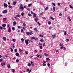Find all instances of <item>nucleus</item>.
Returning a JSON list of instances; mask_svg holds the SVG:
<instances>
[{
	"instance_id": "obj_1",
	"label": "nucleus",
	"mask_w": 73,
	"mask_h": 73,
	"mask_svg": "<svg viewBox=\"0 0 73 73\" xmlns=\"http://www.w3.org/2000/svg\"><path fill=\"white\" fill-rule=\"evenodd\" d=\"M31 40H38V38H37L35 37H32L30 38Z\"/></svg>"
},
{
	"instance_id": "obj_2",
	"label": "nucleus",
	"mask_w": 73,
	"mask_h": 73,
	"mask_svg": "<svg viewBox=\"0 0 73 73\" xmlns=\"http://www.w3.org/2000/svg\"><path fill=\"white\" fill-rule=\"evenodd\" d=\"M26 34L27 35H28L29 36H31V35H33V33H32V32L29 33L28 32H27Z\"/></svg>"
},
{
	"instance_id": "obj_3",
	"label": "nucleus",
	"mask_w": 73,
	"mask_h": 73,
	"mask_svg": "<svg viewBox=\"0 0 73 73\" xmlns=\"http://www.w3.org/2000/svg\"><path fill=\"white\" fill-rule=\"evenodd\" d=\"M30 40L29 39H27L25 40V42L26 43V44L27 45H28L29 44V43L28 42V41H29Z\"/></svg>"
},
{
	"instance_id": "obj_4",
	"label": "nucleus",
	"mask_w": 73,
	"mask_h": 73,
	"mask_svg": "<svg viewBox=\"0 0 73 73\" xmlns=\"http://www.w3.org/2000/svg\"><path fill=\"white\" fill-rule=\"evenodd\" d=\"M20 5L21 6L19 8V9H22V11H23V10H24V7L23 6V5H22V4H21Z\"/></svg>"
},
{
	"instance_id": "obj_5",
	"label": "nucleus",
	"mask_w": 73,
	"mask_h": 73,
	"mask_svg": "<svg viewBox=\"0 0 73 73\" xmlns=\"http://www.w3.org/2000/svg\"><path fill=\"white\" fill-rule=\"evenodd\" d=\"M7 12H8V10H6L3 11L2 13L4 14L5 13H7Z\"/></svg>"
},
{
	"instance_id": "obj_6",
	"label": "nucleus",
	"mask_w": 73,
	"mask_h": 73,
	"mask_svg": "<svg viewBox=\"0 0 73 73\" xmlns=\"http://www.w3.org/2000/svg\"><path fill=\"white\" fill-rule=\"evenodd\" d=\"M27 72H28V73H30V72H31V71H32V70H29V69L28 68L27 69Z\"/></svg>"
},
{
	"instance_id": "obj_7",
	"label": "nucleus",
	"mask_w": 73,
	"mask_h": 73,
	"mask_svg": "<svg viewBox=\"0 0 73 73\" xmlns=\"http://www.w3.org/2000/svg\"><path fill=\"white\" fill-rule=\"evenodd\" d=\"M11 28L10 27H9L8 29V33H11Z\"/></svg>"
},
{
	"instance_id": "obj_8",
	"label": "nucleus",
	"mask_w": 73,
	"mask_h": 73,
	"mask_svg": "<svg viewBox=\"0 0 73 73\" xmlns=\"http://www.w3.org/2000/svg\"><path fill=\"white\" fill-rule=\"evenodd\" d=\"M3 5L5 8H7V7H8V5H7L6 3H4L3 4Z\"/></svg>"
},
{
	"instance_id": "obj_9",
	"label": "nucleus",
	"mask_w": 73,
	"mask_h": 73,
	"mask_svg": "<svg viewBox=\"0 0 73 73\" xmlns=\"http://www.w3.org/2000/svg\"><path fill=\"white\" fill-rule=\"evenodd\" d=\"M15 55L17 57H20V55L18 53H17L15 54Z\"/></svg>"
},
{
	"instance_id": "obj_10",
	"label": "nucleus",
	"mask_w": 73,
	"mask_h": 73,
	"mask_svg": "<svg viewBox=\"0 0 73 73\" xmlns=\"http://www.w3.org/2000/svg\"><path fill=\"white\" fill-rule=\"evenodd\" d=\"M16 3H17V2L15 1H14V2L13 3V5H15L16 4Z\"/></svg>"
},
{
	"instance_id": "obj_11",
	"label": "nucleus",
	"mask_w": 73,
	"mask_h": 73,
	"mask_svg": "<svg viewBox=\"0 0 73 73\" xmlns=\"http://www.w3.org/2000/svg\"><path fill=\"white\" fill-rule=\"evenodd\" d=\"M16 24H17V23L16 22L14 21L13 22V26H15Z\"/></svg>"
},
{
	"instance_id": "obj_12",
	"label": "nucleus",
	"mask_w": 73,
	"mask_h": 73,
	"mask_svg": "<svg viewBox=\"0 0 73 73\" xmlns=\"http://www.w3.org/2000/svg\"><path fill=\"white\" fill-rule=\"evenodd\" d=\"M2 38L3 40H4V41H6V40H7V38L5 37H3Z\"/></svg>"
},
{
	"instance_id": "obj_13",
	"label": "nucleus",
	"mask_w": 73,
	"mask_h": 73,
	"mask_svg": "<svg viewBox=\"0 0 73 73\" xmlns=\"http://www.w3.org/2000/svg\"><path fill=\"white\" fill-rule=\"evenodd\" d=\"M23 26L24 27H25L27 26V25H26V24H25V23H23Z\"/></svg>"
},
{
	"instance_id": "obj_14",
	"label": "nucleus",
	"mask_w": 73,
	"mask_h": 73,
	"mask_svg": "<svg viewBox=\"0 0 73 73\" xmlns=\"http://www.w3.org/2000/svg\"><path fill=\"white\" fill-rule=\"evenodd\" d=\"M34 30L36 31V32H37V31H38V30H37V29L36 28H34Z\"/></svg>"
},
{
	"instance_id": "obj_15",
	"label": "nucleus",
	"mask_w": 73,
	"mask_h": 73,
	"mask_svg": "<svg viewBox=\"0 0 73 73\" xmlns=\"http://www.w3.org/2000/svg\"><path fill=\"white\" fill-rule=\"evenodd\" d=\"M38 17H36V19H35V21L36 23H37V20H38Z\"/></svg>"
},
{
	"instance_id": "obj_16",
	"label": "nucleus",
	"mask_w": 73,
	"mask_h": 73,
	"mask_svg": "<svg viewBox=\"0 0 73 73\" xmlns=\"http://www.w3.org/2000/svg\"><path fill=\"white\" fill-rule=\"evenodd\" d=\"M48 9H49V7H48L47 6V7H46L45 8L44 10L45 11H46L47 10H48Z\"/></svg>"
},
{
	"instance_id": "obj_17",
	"label": "nucleus",
	"mask_w": 73,
	"mask_h": 73,
	"mask_svg": "<svg viewBox=\"0 0 73 73\" xmlns=\"http://www.w3.org/2000/svg\"><path fill=\"white\" fill-rule=\"evenodd\" d=\"M5 65V63L3 62L1 64V66H4Z\"/></svg>"
},
{
	"instance_id": "obj_18",
	"label": "nucleus",
	"mask_w": 73,
	"mask_h": 73,
	"mask_svg": "<svg viewBox=\"0 0 73 73\" xmlns=\"http://www.w3.org/2000/svg\"><path fill=\"white\" fill-rule=\"evenodd\" d=\"M16 17H21V15L20 14H18L16 16Z\"/></svg>"
},
{
	"instance_id": "obj_19",
	"label": "nucleus",
	"mask_w": 73,
	"mask_h": 73,
	"mask_svg": "<svg viewBox=\"0 0 73 73\" xmlns=\"http://www.w3.org/2000/svg\"><path fill=\"white\" fill-rule=\"evenodd\" d=\"M33 15H33V17H36V14L35 13H33Z\"/></svg>"
},
{
	"instance_id": "obj_20",
	"label": "nucleus",
	"mask_w": 73,
	"mask_h": 73,
	"mask_svg": "<svg viewBox=\"0 0 73 73\" xmlns=\"http://www.w3.org/2000/svg\"><path fill=\"white\" fill-rule=\"evenodd\" d=\"M6 26H7V25L5 24H3L2 25V27H5Z\"/></svg>"
},
{
	"instance_id": "obj_21",
	"label": "nucleus",
	"mask_w": 73,
	"mask_h": 73,
	"mask_svg": "<svg viewBox=\"0 0 73 73\" xmlns=\"http://www.w3.org/2000/svg\"><path fill=\"white\" fill-rule=\"evenodd\" d=\"M40 41L42 42H44V39H42L40 40Z\"/></svg>"
},
{
	"instance_id": "obj_22",
	"label": "nucleus",
	"mask_w": 73,
	"mask_h": 73,
	"mask_svg": "<svg viewBox=\"0 0 73 73\" xmlns=\"http://www.w3.org/2000/svg\"><path fill=\"white\" fill-rule=\"evenodd\" d=\"M44 54L45 56H49V55H48V54H46L45 53H44Z\"/></svg>"
},
{
	"instance_id": "obj_23",
	"label": "nucleus",
	"mask_w": 73,
	"mask_h": 73,
	"mask_svg": "<svg viewBox=\"0 0 73 73\" xmlns=\"http://www.w3.org/2000/svg\"><path fill=\"white\" fill-rule=\"evenodd\" d=\"M11 71L13 72V73H14V72H15V69H12Z\"/></svg>"
},
{
	"instance_id": "obj_24",
	"label": "nucleus",
	"mask_w": 73,
	"mask_h": 73,
	"mask_svg": "<svg viewBox=\"0 0 73 73\" xmlns=\"http://www.w3.org/2000/svg\"><path fill=\"white\" fill-rule=\"evenodd\" d=\"M8 7H9V8H11V9H12V6H11L10 5H9Z\"/></svg>"
},
{
	"instance_id": "obj_25",
	"label": "nucleus",
	"mask_w": 73,
	"mask_h": 73,
	"mask_svg": "<svg viewBox=\"0 0 73 73\" xmlns=\"http://www.w3.org/2000/svg\"><path fill=\"white\" fill-rule=\"evenodd\" d=\"M55 9H56V8L54 7H53V11L54 12L55 11Z\"/></svg>"
},
{
	"instance_id": "obj_26",
	"label": "nucleus",
	"mask_w": 73,
	"mask_h": 73,
	"mask_svg": "<svg viewBox=\"0 0 73 73\" xmlns=\"http://www.w3.org/2000/svg\"><path fill=\"white\" fill-rule=\"evenodd\" d=\"M50 19H51V20H54V19L53 18V17H50Z\"/></svg>"
},
{
	"instance_id": "obj_27",
	"label": "nucleus",
	"mask_w": 73,
	"mask_h": 73,
	"mask_svg": "<svg viewBox=\"0 0 73 73\" xmlns=\"http://www.w3.org/2000/svg\"><path fill=\"white\" fill-rule=\"evenodd\" d=\"M22 42H24V39L23 38H22L21 39Z\"/></svg>"
},
{
	"instance_id": "obj_28",
	"label": "nucleus",
	"mask_w": 73,
	"mask_h": 73,
	"mask_svg": "<svg viewBox=\"0 0 73 73\" xmlns=\"http://www.w3.org/2000/svg\"><path fill=\"white\" fill-rule=\"evenodd\" d=\"M46 60H48V61H50V59H49V58H46Z\"/></svg>"
},
{
	"instance_id": "obj_29",
	"label": "nucleus",
	"mask_w": 73,
	"mask_h": 73,
	"mask_svg": "<svg viewBox=\"0 0 73 73\" xmlns=\"http://www.w3.org/2000/svg\"><path fill=\"white\" fill-rule=\"evenodd\" d=\"M11 52H13V49L12 48H11Z\"/></svg>"
},
{
	"instance_id": "obj_30",
	"label": "nucleus",
	"mask_w": 73,
	"mask_h": 73,
	"mask_svg": "<svg viewBox=\"0 0 73 73\" xmlns=\"http://www.w3.org/2000/svg\"><path fill=\"white\" fill-rule=\"evenodd\" d=\"M7 66L8 68H11V65H8Z\"/></svg>"
},
{
	"instance_id": "obj_31",
	"label": "nucleus",
	"mask_w": 73,
	"mask_h": 73,
	"mask_svg": "<svg viewBox=\"0 0 73 73\" xmlns=\"http://www.w3.org/2000/svg\"><path fill=\"white\" fill-rule=\"evenodd\" d=\"M69 7H70V8L72 9H73V7L72 6V5H69Z\"/></svg>"
},
{
	"instance_id": "obj_32",
	"label": "nucleus",
	"mask_w": 73,
	"mask_h": 73,
	"mask_svg": "<svg viewBox=\"0 0 73 73\" xmlns=\"http://www.w3.org/2000/svg\"><path fill=\"white\" fill-rule=\"evenodd\" d=\"M52 37L53 38H54L56 37V35H52Z\"/></svg>"
},
{
	"instance_id": "obj_33",
	"label": "nucleus",
	"mask_w": 73,
	"mask_h": 73,
	"mask_svg": "<svg viewBox=\"0 0 73 73\" xmlns=\"http://www.w3.org/2000/svg\"><path fill=\"white\" fill-rule=\"evenodd\" d=\"M12 29L13 31H15V27H12Z\"/></svg>"
},
{
	"instance_id": "obj_34",
	"label": "nucleus",
	"mask_w": 73,
	"mask_h": 73,
	"mask_svg": "<svg viewBox=\"0 0 73 73\" xmlns=\"http://www.w3.org/2000/svg\"><path fill=\"white\" fill-rule=\"evenodd\" d=\"M32 4H29L28 5V7H29L32 5Z\"/></svg>"
},
{
	"instance_id": "obj_35",
	"label": "nucleus",
	"mask_w": 73,
	"mask_h": 73,
	"mask_svg": "<svg viewBox=\"0 0 73 73\" xmlns=\"http://www.w3.org/2000/svg\"><path fill=\"white\" fill-rule=\"evenodd\" d=\"M19 61H20V60H19V59H17L16 60V62H19Z\"/></svg>"
},
{
	"instance_id": "obj_36",
	"label": "nucleus",
	"mask_w": 73,
	"mask_h": 73,
	"mask_svg": "<svg viewBox=\"0 0 73 73\" xmlns=\"http://www.w3.org/2000/svg\"><path fill=\"white\" fill-rule=\"evenodd\" d=\"M6 20H7V18H3V21H5Z\"/></svg>"
},
{
	"instance_id": "obj_37",
	"label": "nucleus",
	"mask_w": 73,
	"mask_h": 73,
	"mask_svg": "<svg viewBox=\"0 0 73 73\" xmlns=\"http://www.w3.org/2000/svg\"><path fill=\"white\" fill-rule=\"evenodd\" d=\"M48 24L49 25H50L51 24H52V23H51V22H50L49 21L48 22Z\"/></svg>"
},
{
	"instance_id": "obj_38",
	"label": "nucleus",
	"mask_w": 73,
	"mask_h": 73,
	"mask_svg": "<svg viewBox=\"0 0 73 73\" xmlns=\"http://www.w3.org/2000/svg\"><path fill=\"white\" fill-rule=\"evenodd\" d=\"M14 52H17V50L16 49H15L14 50Z\"/></svg>"
},
{
	"instance_id": "obj_39",
	"label": "nucleus",
	"mask_w": 73,
	"mask_h": 73,
	"mask_svg": "<svg viewBox=\"0 0 73 73\" xmlns=\"http://www.w3.org/2000/svg\"><path fill=\"white\" fill-rule=\"evenodd\" d=\"M60 46H63V45H64V44H62L61 43H60Z\"/></svg>"
},
{
	"instance_id": "obj_40",
	"label": "nucleus",
	"mask_w": 73,
	"mask_h": 73,
	"mask_svg": "<svg viewBox=\"0 0 73 73\" xmlns=\"http://www.w3.org/2000/svg\"><path fill=\"white\" fill-rule=\"evenodd\" d=\"M43 65L44 66H46V64H45V63H43Z\"/></svg>"
},
{
	"instance_id": "obj_41",
	"label": "nucleus",
	"mask_w": 73,
	"mask_h": 73,
	"mask_svg": "<svg viewBox=\"0 0 73 73\" xmlns=\"http://www.w3.org/2000/svg\"><path fill=\"white\" fill-rule=\"evenodd\" d=\"M66 41H67V42L69 41V39H66Z\"/></svg>"
},
{
	"instance_id": "obj_42",
	"label": "nucleus",
	"mask_w": 73,
	"mask_h": 73,
	"mask_svg": "<svg viewBox=\"0 0 73 73\" xmlns=\"http://www.w3.org/2000/svg\"><path fill=\"white\" fill-rule=\"evenodd\" d=\"M3 58H1L0 59V62H1L2 61H3Z\"/></svg>"
},
{
	"instance_id": "obj_43",
	"label": "nucleus",
	"mask_w": 73,
	"mask_h": 73,
	"mask_svg": "<svg viewBox=\"0 0 73 73\" xmlns=\"http://www.w3.org/2000/svg\"><path fill=\"white\" fill-rule=\"evenodd\" d=\"M66 31H65L64 33V35H66Z\"/></svg>"
},
{
	"instance_id": "obj_44",
	"label": "nucleus",
	"mask_w": 73,
	"mask_h": 73,
	"mask_svg": "<svg viewBox=\"0 0 73 73\" xmlns=\"http://www.w3.org/2000/svg\"><path fill=\"white\" fill-rule=\"evenodd\" d=\"M31 66V63H29L28 64V66Z\"/></svg>"
},
{
	"instance_id": "obj_45",
	"label": "nucleus",
	"mask_w": 73,
	"mask_h": 73,
	"mask_svg": "<svg viewBox=\"0 0 73 73\" xmlns=\"http://www.w3.org/2000/svg\"><path fill=\"white\" fill-rule=\"evenodd\" d=\"M37 23L39 25H41V24L40 23V22H37Z\"/></svg>"
},
{
	"instance_id": "obj_46",
	"label": "nucleus",
	"mask_w": 73,
	"mask_h": 73,
	"mask_svg": "<svg viewBox=\"0 0 73 73\" xmlns=\"http://www.w3.org/2000/svg\"><path fill=\"white\" fill-rule=\"evenodd\" d=\"M52 4L53 5H54V6H56V4H55V3H52Z\"/></svg>"
},
{
	"instance_id": "obj_47",
	"label": "nucleus",
	"mask_w": 73,
	"mask_h": 73,
	"mask_svg": "<svg viewBox=\"0 0 73 73\" xmlns=\"http://www.w3.org/2000/svg\"><path fill=\"white\" fill-rule=\"evenodd\" d=\"M42 46H40V48L41 49H42Z\"/></svg>"
},
{
	"instance_id": "obj_48",
	"label": "nucleus",
	"mask_w": 73,
	"mask_h": 73,
	"mask_svg": "<svg viewBox=\"0 0 73 73\" xmlns=\"http://www.w3.org/2000/svg\"><path fill=\"white\" fill-rule=\"evenodd\" d=\"M13 41L14 42H16V40L15 39H13Z\"/></svg>"
},
{
	"instance_id": "obj_49",
	"label": "nucleus",
	"mask_w": 73,
	"mask_h": 73,
	"mask_svg": "<svg viewBox=\"0 0 73 73\" xmlns=\"http://www.w3.org/2000/svg\"><path fill=\"white\" fill-rule=\"evenodd\" d=\"M40 55H38V54H37L36 55V56L37 57H40Z\"/></svg>"
},
{
	"instance_id": "obj_50",
	"label": "nucleus",
	"mask_w": 73,
	"mask_h": 73,
	"mask_svg": "<svg viewBox=\"0 0 73 73\" xmlns=\"http://www.w3.org/2000/svg\"><path fill=\"white\" fill-rule=\"evenodd\" d=\"M23 32H24V30L22 29H21V32L23 33Z\"/></svg>"
},
{
	"instance_id": "obj_51",
	"label": "nucleus",
	"mask_w": 73,
	"mask_h": 73,
	"mask_svg": "<svg viewBox=\"0 0 73 73\" xmlns=\"http://www.w3.org/2000/svg\"><path fill=\"white\" fill-rule=\"evenodd\" d=\"M22 51V50H21V49H19V52H21Z\"/></svg>"
},
{
	"instance_id": "obj_52",
	"label": "nucleus",
	"mask_w": 73,
	"mask_h": 73,
	"mask_svg": "<svg viewBox=\"0 0 73 73\" xmlns=\"http://www.w3.org/2000/svg\"><path fill=\"white\" fill-rule=\"evenodd\" d=\"M27 9V10H28V11H30V9H29V8H26Z\"/></svg>"
},
{
	"instance_id": "obj_53",
	"label": "nucleus",
	"mask_w": 73,
	"mask_h": 73,
	"mask_svg": "<svg viewBox=\"0 0 73 73\" xmlns=\"http://www.w3.org/2000/svg\"><path fill=\"white\" fill-rule=\"evenodd\" d=\"M60 49H64V46H61L60 47Z\"/></svg>"
},
{
	"instance_id": "obj_54",
	"label": "nucleus",
	"mask_w": 73,
	"mask_h": 73,
	"mask_svg": "<svg viewBox=\"0 0 73 73\" xmlns=\"http://www.w3.org/2000/svg\"><path fill=\"white\" fill-rule=\"evenodd\" d=\"M59 16H62V14H61V13H60L59 14Z\"/></svg>"
},
{
	"instance_id": "obj_55",
	"label": "nucleus",
	"mask_w": 73,
	"mask_h": 73,
	"mask_svg": "<svg viewBox=\"0 0 73 73\" xmlns=\"http://www.w3.org/2000/svg\"><path fill=\"white\" fill-rule=\"evenodd\" d=\"M28 15L29 16H31V14H30V13H29L28 14Z\"/></svg>"
},
{
	"instance_id": "obj_56",
	"label": "nucleus",
	"mask_w": 73,
	"mask_h": 73,
	"mask_svg": "<svg viewBox=\"0 0 73 73\" xmlns=\"http://www.w3.org/2000/svg\"><path fill=\"white\" fill-rule=\"evenodd\" d=\"M18 28H19V29H20V28H21V27H20V26H18Z\"/></svg>"
},
{
	"instance_id": "obj_57",
	"label": "nucleus",
	"mask_w": 73,
	"mask_h": 73,
	"mask_svg": "<svg viewBox=\"0 0 73 73\" xmlns=\"http://www.w3.org/2000/svg\"><path fill=\"white\" fill-rule=\"evenodd\" d=\"M0 29H3V27H0Z\"/></svg>"
},
{
	"instance_id": "obj_58",
	"label": "nucleus",
	"mask_w": 73,
	"mask_h": 73,
	"mask_svg": "<svg viewBox=\"0 0 73 73\" xmlns=\"http://www.w3.org/2000/svg\"><path fill=\"white\" fill-rule=\"evenodd\" d=\"M47 65L48 66H49L50 65V64L48 63V64H47Z\"/></svg>"
},
{
	"instance_id": "obj_59",
	"label": "nucleus",
	"mask_w": 73,
	"mask_h": 73,
	"mask_svg": "<svg viewBox=\"0 0 73 73\" xmlns=\"http://www.w3.org/2000/svg\"><path fill=\"white\" fill-rule=\"evenodd\" d=\"M58 5L60 6V3H58Z\"/></svg>"
},
{
	"instance_id": "obj_60",
	"label": "nucleus",
	"mask_w": 73,
	"mask_h": 73,
	"mask_svg": "<svg viewBox=\"0 0 73 73\" xmlns=\"http://www.w3.org/2000/svg\"><path fill=\"white\" fill-rule=\"evenodd\" d=\"M9 26H10L8 24L7 25V28H9Z\"/></svg>"
},
{
	"instance_id": "obj_61",
	"label": "nucleus",
	"mask_w": 73,
	"mask_h": 73,
	"mask_svg": "<svg viewBox=\"0 0 73 73\" xmlns=\"http://www.w3.org/2000/svg\"><path fill=\"white\" fill-rule=\"evenodd\" d=\"M21 15L22 16H23V15H24V13H21Z\"/></svg>"
},
{
	"instance_id": "obj_62",
	"label": "nucleus",
	"mask_w": 73,
	"mask_h": 73,
	"mask_svg": "<svg viewBox=\"0 0 73 73\" xmlns=\"http://www.w3.org/2000/svg\"><path fill=\"white\" fill-rule=\"evenodd\" d=\"M67 19H68V20L70 19V17H67Z\"/></svg>"
},
{
	"instance_id": "obj_63",
	"label": "nucleus",
	"mask_w": 73,
	"mask_h": 73,
	"mask_svg": "<svg viewBox=\"0 0 73 73\" xmlns=\"http://www.w3.org/2000/svg\"><path fill=\"white\" fill-rule=\"evenodd\" d=\"M35 53H37V51L36 50H35Z\"/></svg>"
},
{
	"instance_id": "obj_64",
	"label": "nucleus",
	"mask_w": 73,
	"mask_h": 73,
	"mask_svg": "<svg viewBox=\"0 0 73 73\" xmlns=\"http://www.w3.org/2000/svg\"><path fill=\"white\" fill-rule=\"evenodd\" d=\"M20 32V30H18V33H19V32Z\"/></svg>"
}]
</instances>
